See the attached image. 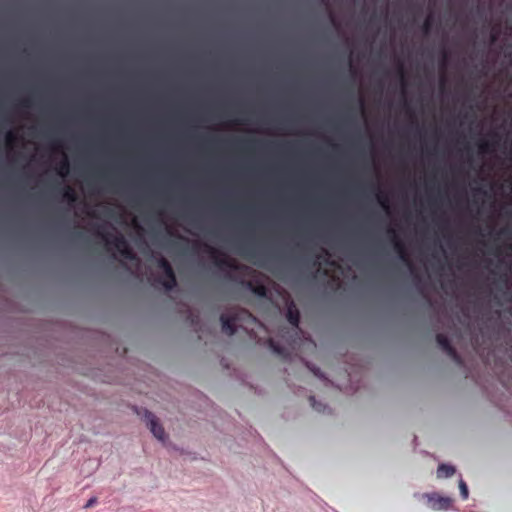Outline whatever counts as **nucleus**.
<instances>
[{
  "label": "nucleus",
  "instance_id": "obj_1",
  "mask_svg": "<svg viewBox=\"0 0 512 512\" xmlns=\"http://www.w3.org/2000/svg\"><path fill=\"white\" fill-rule=\"evenodd\" d=\"M345 241L352 246V81L346 78L345 99Z\"/></svg>",
  "mask_w": 512,
  "mask_h": 512
},
{
  "label": "nucleus",
  "instance_id": "obj_2",
  "mask_svg": "<svg viewBox=\"0 0 512 512\" xmlns=\"http://www.w3.org/2000/svg\"><path fill=\"white\" fill-rule=\"evenodd\" d=\"M301 236L302 241L296 244V248L306 252L303 260L318 271L321 270L322 265H325L323 274L329 276V271L331 270L333 272L331 278L336 287L340 288L342 285L341 276L344 274L342 267L336 261L330 259V255L325 248L318 247L314 243L309 231H304Z\"/></svg>",
  "mask_w": 512,
  "mask_h": 512
},
{
  "label": "nucleus",
  "instance_id": "obj_3",
  "mask_svg": "<svg viewBox=\"0 0 512 512\" xmlns=\"http://www.w3.org/2000/svg\"><path fill=\"white\" fill-rule=\"evenodd\" d=\"M222 331L228 336L236 333L237 328L244 329L247 333L253 331L257 323L256 317L247 309L235 308L229 313H223L220 316Z\"/></svg>",
  "mask_w": 512,
  "mask_h": 512
},
{
  "label": "nucleus",
  "instance_id": "obj_4",
  "mask_svg": "<svg viewBox=\"0 0 512 512\" xmlns=\"http://www.w3.org/2000/svg\"><path fill=\"white\" fill-rule=\"evenodd\" d=\"M101 228H103L102 225L97 226V236L101 237V239L104 240L106 244L114 246L125 259L130 261H138L137 255L131 249L123 235H112L110 233H104L101 231Z\"/></svg>",
  "mask_w": 512,
  "mask_h": 512
},
{
  "label": "nucleus",
  "instance_id": "obj_5",
  "mask_svg": "<svg viewBox=\"0 0 512 512\" xmlns=\"http://www.w3.org/2000/svg\"><path fill=\"white\" fill-rule=\"evenodd\" d=\"M421 498L426 500L427 506L435 511L448 510L452 505L450 497L441 496L436 492L423 493Z\"/></svg>",
  "mask_w": 512,
  "mask_h": 512
},
{
  "label": "nucleus",
  "instance_id": "obj_6",
  "mask_svg": "<svg viewBox=\"0 0 512 512\" xmlns=\"http://www.w3.org/2000/svg\"><path fill=\"white\" fill-rule=\"evenodd\" d=\"M388 237L393 244L395 251L398 253L399 258L406 263L410 268H412V263L410 261L409 255L407 253L404 242L400 239L398 233L395 229L389 227L387 229Z\"/></svg>",
  "mask_w": 512,
  "mask_h": 512
},
{
  "label": "nucleus",
  "instance_id": "obj_7",
  "mask_svg": "<svg viewBox=\"0 0 512 512\" xmlns=\"http://www.w3.org/2000/svg\"><path fill=\"white\" fill-rule=\"evenodd\" d=\"M205 252H207L210 256V258L214 261V264L219 268H229V269H236V263L234 260L229 259L227 256L222 255V253L207 244H204Z\"/></svg>",
  "mask_w": 512,
  "mask_h": 512
},
{
  "label": "nucleus",
  "instance_id": "obj_8",
  "mask_svg": "<svg viewBox=\"0 0 512 512\" xmlns=\"http://www.w3.org/2000/svg\"><path fill=\"white\" fill-rule=\"evenodd\" d=\"M436 341L438 345L441 347V349L451 358L453 361H455L458 365H462L463 361L461 356L458 354L456 349L451 345V342L449 338L443 334L438 333L436 335Z\"/></svg>",
  "mask_w": 512,
  "mask_h": 512
},
{
  "label": "nucleus",
  "instance_id": "obj_9",
  "mask_svg": "<svg viewBox=\"0 0 512 512\" xmlns=\"http://www.w3.org/2000/svg\"><path fill=\"white\" fill-rule=\"evenodd\" d=\"M145 420L147 421V425L149 426L152 434L160 441L164 442L166 439V434L162 425L158 422L157 417L150 411L145 412Z\"/></svg>",
  "mask_w": 512,
  "mask_h": 512
},
{
  "label": "nucleus",
  "instance_id": "obj_10",
  "mask_svg": "<svg viewBox=\"0 0 512 512\" xmlns=\"http://www.w3.org/2000/svg\"><path fill=\"white\" fill-rule=\"evenodd\" d=\"M163 277H160L158 279V282L167 290V291H171L172 289H174L177 285V279H176V275H175V272L171 267H169V269H165V271H163Z\"/></svg>",
  "mask_w": 512,
  "mask_h": 512
},
{
  "label": "nucleus",
  "instance_id": "obj_11",
  "mask_svg": "<svg viewBox=\"0 0 512 512\" xmlns=\"http://www.w3.org/2000/svg\"><path fill=\"white\" fill-rule=\"evenodd\" d=\"M286 317L288 322L293 327L298 328L300 322V312L293 301L289 302L287 305Z\"/></svg>",
  "mask_w": 512,
  "mask_h": 512
},
{
  "label": "nucleus",
  "instance_id": "obj_12",
  "mask_svg": "<svg viewBox=\"0 0 512 512\" xmlns=\"http://www.w3.org/2000/svg\"><path fill=\"white\" fill-rule=\"evenodd\" d=\"M373 191H374L375 197H376L378 203L380 204V206L386 212H388L389 208H390V199H389L387 192H385L383 189H381L380 185L374 186Z\"/></svg>",
  "mask_w": 512,
  "mask_h": 512
},
{
  "label": "nucleus",
  "instance_id": "obj_13",
  "mask_svg": "<svg viewBox=\"0 0 512 512\" xmlns=\"http://www.w3.org/2000/svg\"><path fill=\"white\" fill-rule=\"evenodd\" d=\"M455 468L451 465L440 464L437 469L438 478H448L455 474Z\"/></svg>",
  "mask_w": 512,
  "mask_h": 512
},
{
  "label": "nucleus",
  "instance_id": "obj_14",
  "mask_svg": "<svg viewBox=\"0 0 512 512\" xmlns=\"http://www.w3.org/2000/svg\"><path fill=\"white\" fill-rule=\"evenodd\" d=\"M247 288L251 290L255 295L260 297H265L267 294V289L263 284H254L251 281L245 283Z\"/></svg>",
  "mask_w": 512,
  "mask_h": 512
},
{
  "label": "nucleus",
  "instance_id": "obj_15",
  "mask_svg": "<svg viewBox=\"0 0 512 512\" xmlns=\"http://www.w3.org/2000/svg\"><path fill=\"white\" fill-rule=\"evenodd\" d=\"M269 346L274 353L282 357L283 359L288 358L289 353L285 347L278 345L273 339H269Z\"/></svg>",
  "mask_w": 512,
  "mask_h": 512
},
{
  "label": "nucleus",
  "instance_id": "obj_16",
  "mask_svg": "<svg viewBox=\"0 0 512 512\" xmlns=\"http://www.w3.org/2000/svg\"><path fill=\"white\" fill-rule=\"evenodd\" d=\"M62 196L65 200H67L69 203H74L77 201V193L75 190L70 186H65L62 189Z\"/></svg>",
  "mask_w": 512,
  "mask_h": 512
},
{
  "label": "nucleus",
  "instance_id": "obj_17",
  "mask_svg": "<svg viewBox=\"0 0 512 512\" xmlns=\"http://www.w3.org/2000/svg\"><path fill=\"white\" fill-rule=\"evenodd\" d=\"M496 143L497 142L481 140L480 143L478 144L479 151L481 153H490V152L494 151Z\"/></svg>",
  "mask_w": 512,
  "mask_h": 512
},
{
  "label": "nucleus",
  "instance_id": "obj_18",
  "mask_svg": "<svg viewBox=\"0 0 512 512\" xmlns=\"http://www.w3.org/2000/svg\"><path fill=\"white\" fill-rule=\"evenodd\" d=\"M69 168H70V165H69V161L68 159L65 157L59 164V169H58V173L61 175V176H66L69 172Z\"/></svg>",
  "mask_w": 512,
  "mask_h": 512
},
{
  "label": "nucleus",
  "instance_id": "obj_19",
  "mask_svg": "<svg viewBox=\"0 0 512 512\" xmlns=\"http://www.w3.org/2000/svg\"><path fill=\"white\" fill-rule=\"evenodd\" d=\"M156 263H157V267L160 268L162 271H165V269H169V267H171V264L169 263V261L160 256L156 259Z\"/></svg>",
  "mask_w": 512,
  "mask_h": 512
},
{
  "label": "nucleus",
  "instance_id": "obj_20",
  "mask_svg": "<svg viewBox=\"0 0 512 512\" xmlns=\"http://www.w3.org/2000/svg\"><path fill=\"white\" fill-rule=\"evenodd\" d=\"M433 25V16L430 14L426 17L424 23H423V32L425 34H428L432 28Z\"/></svg>",
  "mask_w": 512,
  "mask_h": 512
},
{
  "label": "nucleus",
  "instance_id": "obj_21",
  "mask_svg": "<svg viewBox=\"0 0 512 512\" xmlns=\"http://www.w3.org/2000/svg\"><path fill=\"white\" fill-rule=\"evenodd\" d=\"M347 68L348 73H352V49H350V39H347Z\"/></svg>",
  "mask_w": 512,
  "mask_h": 512
},
{
  "label": "nucleus",
  "instance_id": "obj_22",
  "mask_svg": "<svg viewBox=\"0 0 512 512\" xmlns=\"http://www.w3.org/2000/svg\"><path fill=\"white\" fill-rule=\"evenodd\" d=\"M258 141L255 139H239L237 143L241 145L243 148H251L252 145L256 144Z\"/></svg>",
  "mask_w": 512,
  "mask_h": 512
},
{
  "label": "nucleus",
  "instance_id": "obj_23",
  "mask_svg": "<svg viewBox=\"0 0 512 512\" xmlns=\"http://www.w3.org/2000/svg\"><path fill=\"white\" fill-rule=\"evenodd\" d=\"M459 488H460V493H461L462 498L467 499L468 498V487L463 480H460Z\"/></svg>",
  "mask_w": 512,
  "mask_h": 512
},
{
  "label": "nucleus",
  "instance_id": "obj_24",
  "mask_svg": "<svg viewBox=\"0 0 512 512\" xmlns=\"http://www.w3.org/2000/svg\"><path fill=\"white\" fill-rule=\"evenodd\" d=\"M397 73L401 79L402 85H405V71H404V66L401 62L398 63Z\"/></svg>",
  "mask_w": 512,
  "mask_h": 512
},
{
  "label": "nucleus",
  "instance_id": "obj_25",
  "mask_svg": "<svg viewBox=\"0 0 512 512\" xmlns=\"http://www.w3.org/2000/svg\"><path fill=\"white\" fill-rule=\"evenodd\" d=\"M449 54L447 50L443 49L442 51V61H441V67L444 69L446 67L447 61H448Z\"/></svg>",
  "mask_w": 512,
  "mask_h": 512
},
{
  "label": "nucleus",
  "instance_id": "obj_26",
  "mask_svg": "<svg viewBox=\"0 0 512 512\" xmlns=\"http://www.w3.org/2000/svg\"><path fill=\"white\" fill-rule=\"evenodd\" d=\"M71 236H72L73 239H76V240H82V239L85 238L84 233L81 232V231L72 232Z\"/></svg>",
  "mask_w": 512,
  "mask_h": 512
},
{
  "label": "nucleus",
  "instance_id": "obj_27",
  "mask_svg": "<svg viewBox=\"0 0 512 512\" xmlns=\"http://www.w3.org/2000/svg\"><path fill=\"white\" fill-rule=\"evenodd\" d=\"M6 140L9 145H11L15 140L16 136L12 131H9L6 135Z\"/></svg>",
  "mask_w": 512,
  "mask_h": 512
},
{
  "label": "nucleus",
  "instance_id": "obj_28",
  "mask_svg": "<svg viewBox=\"0 0 512 512\" xmlns=\"http://www.w3.org/2000/svg\"><path fill=\"white\" fill-rule=\"evenodd\" d=\"M309 401H310L311 406H312L315 410H317V411H321V408H320V406H321V405H320V404H319V405L317 404L316 399H315V397H314V396L309 397Z\"/></svg>",
  "mask_w": 512,
  "mask_h": 512
},
{
  "label": "nucleus",
  "instance_id": "obj_29",
  "mask_svg": "<svg viewBox=\"0 0 512 512\" xmlns=\"http://www.w3.org/2000/svg\"><path fill=\"white\" fill-rule=\"evenodd\" d=\"M96 502H97V498H96V497H92V498H90V499L87 501V503L85 504V506H84V507H85V508H90V507L94 506V505L96 504Z\"/></svg>",
  "mask_w": 512,
  "mask_h": 512
},
{
  "label": "nucleus",
  "instance_id": "obj_30",
  "mask_svg": "<svg viewBox=\"0 0 512 512\" xmlns=\"http://www.w3.org/2000/svg\"><path fill=\"white\" fill-rule=\"evenodd\" d=\"M20 105L23 107L29 108L32 106V102L30 99H24L21 101Z\"/></svg>",
  "mask_w": 512,
  "mask_h": 512
},
{
  "label": "nucleus",
  "instance_id": "obj_31",
  "mask_svg": "<svg viewBox=\"0 0 512 512\" xmlns=\"http://www.w3.org/2000/svg\"><path fill=\"white\" fill-rule=\"evenodd\" d=\"M353 75H354V91H355L356 90V78H357V75H358V72H357V69H356L355 65H354Z\"/></svg>",
  "mask_w": 512,
  "mask_h": 512
},
{
  "label": "nucleus",
  "instance_id": "obj_32",
  "mask_svg": "<svg viewBox=\"0 0 512 512\" xmlns=\"http://www.w3.org/2000/svg\"><path fill=\"white\" fill-rule=\"evenodd\" d=\"M498 38V33H492L491 34V42H495Z\"/></svg>",
  "mask_w": 512,
  "mask_h": 512
},
{
  "label": "nucleus",
  "instance_id": "obj_33",
  "mask_svg": "<svg viewBox=\"0 0 512 512\" xmlns=\"http://www.w3.org/2000/svg\"><path fill=\"white\" fill-rule=\"evenodd\" d=\"M245 228H246L247 231H250L251 228H252V224L250 222L246 223L245 224Z\"/></svg>",
  "mask_w": 512,
  "mask_h": 512
},
{
  "label": "nucleus",
  "instance_id": "obj_34",
  "mask_svg": "<svg viewBox=\"0 0 512 512\" xmlns=\"http://www.w3.org/2000/svg\"><path fill=\"white\" fill-rule=\"evenodd\" d=\"M52 145H53V147H54V148H57V147H59V146H60V144H59V142H58V141H53V142H52Z\"/></svg>",
  "mask_w": 512,
  "mask_h": 512
},
{
  "label": "nucleus",
  "instance_id": "obj_35",
  "mask_svg": "<svg viewBox=\"0 0 512 512\" xmlns=\"http://www.w3.org/2000/svg\"><path fill=\"white\" fill-rule=\"evenodd\" d=\"M311 370L313 371V373H314L316 376H318V377H320V378L322 377V375H320V373H319V370H313V369H311Z\"/></svg>",
  "mask_w": 512,
  "mask_h": 512
},
{
  "label": "nucleus",
  "instance_id": "obj_36",
  "mask_svg": "<svg viewBox=\"0 0 512 512\" xmlns=\"http://www.w3.org/2000/svg\"><path fill=\"white\" fill-rule=\"evenodd\" d=\"M378 88H379L380 92L383 90V83L381 81H379V83H378Z\"/></svg>",
  "mask_w": 512,
  "mask_h": 512
},
{
  "label": "nucleus",
  "instance_id": "obj_37",
  "mask_svg": "<svg viewBox=\"0 0 512 512\" xmlns=\"http://www.w3.org/2000/svg\"><path fill=\"white\" fill-rule=\"evenodd\" d=\"M353 185H354V191H355L356 190V180L355 179H354Z\"/></svg>",
  "mask_w": 512,
  "mask_h": 512
},
{
  "label": "nucleus",
  "instance_id": "obj_38",
  "mask_svg": "<svg viewBox=\"0 0 512 512\" xmlns=\"http://www.w3.org/2000/svg\"><path fill=\"white\" fill-rule=\"evenodd\" d=\"M200 246L199 243H195V248H198Z\"/></svg>",
  "mask_w": 512,
  "mask_h": 512
},
{
  "label": "nucleus",
  "instance_id": "obj_39",
  "mask_svg": "<svg viewBox=\"0 0 512 512\" xmlns=\"http://www.w3.org/2000/svg\"><path fill=\"white\" fill-rule=\"evenodd\" d=\"M355 110H356V107L354 106V111H355ZM353 119H356V116H355V115L353 116Z\"/></svg>",
  "mask_w": 512,
  "mask_h": 512
},
{
  "label": "nucleus",
  "instance_id": "obj_40",
  "mask_svg": "<svg viewBox=\"0 0 512 512\" xmlns=\"http://www.w3.org/2000/svg\"><path fill=\"white\" fill-rule=\"evenodd\" d=\"M353 135H354V137L356 136V131H355V130H354V132H353Z\"/></svg>",
  "mask_w": 512,
  "mask_h": 512
},
{
  "label": "nucleus",
  "instance_id": "obj_41",
  "mask_svg": "<svg viewBox=\"0 0 512 512\" xmlns=\"http://www.w3.org/2000/svg\"><path fill=\"white\" fill-rule=\"evenodd\" d=\"M509 249L512 251V244L509 246Z\"/></svg>",
  "mask_w": 512,
  "mask_h": 512
}]
</instances>
